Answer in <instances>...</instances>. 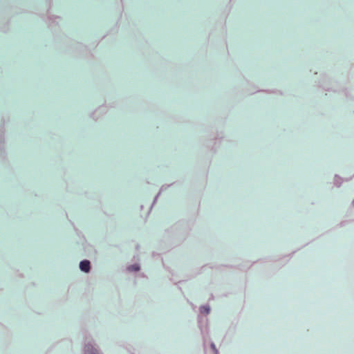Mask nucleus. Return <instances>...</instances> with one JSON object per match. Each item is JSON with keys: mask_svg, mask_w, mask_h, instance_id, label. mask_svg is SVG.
Wrapping results in <instances>:
<instances>
[{"mask_svg": "<svg viewBox=\"0 0 354 354\" xmlns=\"http://www.w3.org/2000/svg\"><path fill=\"white\" fill-rule=\"evenodd\" d=\"M129 269L131 271H138L140 268L138 265H132L129 268Z\"/></svg>", "mask_w": 354, "mask_h": 354, "instance_id": "7ed1b4c3", "label": "nucleus"}, {"mask_svg": "<svg viewBox=\"0 0 354 354\" xmlns=\"http://www.w3.org/2000/svg\"><path fill=\"white\" fill-rule=\"evenodd\" d=\"M209 308L207 306H203L201 308V313L208 314L209 313Z\"/></svg>", "mask_w": 354, "mask_h": 354, "instance_id": "f03ea898", "label": "nucleus"}, {"mask_svg": "<svg viewBox=\"0 0 354 354\" xmlns=\"http://www.w3.org/2000/svg\"><path fill=\"white\" fill-rule=\"evenodd\" d=\"M80 268L81 270L88 272L90 270V262L87 260H84L80 262Z\"/></svg>", "mask_w": 354, "mask_h": 354, "instance_id": "f257e3e1", "label": "nucleus"}, {"mask_svg": "<svg viewBox=\"0 0 354 354\" xmlns=\"http://www.w3.org/2000/svg\"><path fill=\"white\" fill-rule=\"evenodd\" d=\"M86 354H97V352L95 349H93V348L89 351V347H88Z\"/></svg>", "mask_w": 354, "mask_h": 354, "instance_id": "20e7f679", "label": "nucleus"}]
</instances>
